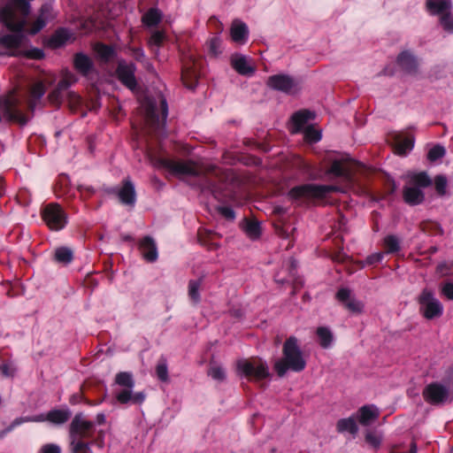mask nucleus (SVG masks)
Wrapping results in <instances>:
<instances>
[{"label": "nucleus", "instance_id": "1", "mask_svg": "<svg viewBox=\"0 0 453 453\" xmlns=\"http://www.w3.org/2000/svg\"><path fill=\"white\" fill-rule=\"evenodd\" d=\"M30 4L25 0H0V21L13 33L0 35V56H25L40 59L42 50L29 48L23 33Z\"/></svg>", "mask_w": 453, "mask_h": 453}, {"label": "nucleus", "instance_id": "2", "mask_svg": "<svg viewBox=\"0 0 453 453\" xmlns=\"http://www.w3.org/2000/svg\"><path fill=\"white\" fill-rule=\"evenodd\" d=\"M306 366V360L296 337H289L283 345V357L274 363V369L282 377L288 371L302 372Z\"/></svg>", "mask_w": 453, "mask_h": 453}, {"label": "nucleus", "instance_id": "3", "mask_svg": "<svg viewBox=\"0 0 453 453\" xmlns=\"http://www.w3.org/2000/svg\"><path fill=\"white\" fill-rule=\"evenodd\" d=\"M113 386L115 398L121 404H141L145 400L144 393L134 392V380L130 372L117 373Z\"/></svg>", "mask_w": 453, "mask_h": 453}, {"label": "nucleus", "instance_id": "4", "mask_svg": "<svg viewBox=\"0 0 453 453\" xmlns=\"http://www.w3.org/2000/svg\"><path fill=\"white\" fill-rule=\"evenodd\" d=\"M432 184V180L424 172L411 173L406 175V184L403 188V199L411 204H419L424 201L425 195L422 188Z\"/></svg>", "mask_w": 453, "mask_h": 453}, {"label": "nucleus", "instance_id": "5", "mask_svg": "<svg viewBox=\"0 0 453 453\" xmlns=\"http://www.w3.org/2000/svg\"><path fill=\"white\" fill-rule=\"evenodd\" d=\"M340 190L334 185L304 184L291 188L288 196L293 201L303 203L312 199H322L329 193Z\"/></svg>", "mask_w": 453, "mask_h": 453}, {"label": "nucleus", "instance_id": "6", "mask_svg": "<svg viewBox=\"0 0 453 453\" xmlns=\"http://www.w3.org/2000/svg\"><path fill=\"white\" fill-rule=\"evenodd\" d=\"M236 372L240 377L255 380L265 379L270 374L266 363L259 358L238 360Z\"/></svg>", "mask_w": 453, "mask_h": 453}, {"label": "nucleus", "instance_id": "7", "mask_svg": "<svg viewBox=\"0 0 453 453\" xmlns=\"http://www.w3.org/2000/svg\"><path fill=\"white\" fill-rule=\"evenodd\" d=\"M420 314L426 319H434L443 314L444 307L434 293L424 288L418 297Z\"/></svg>", "mask_w": 453, "mask_h": 453}, {"label": "nucleus", "instance_id": "8", "mask_svg": "<svg viewBox=\"0 0 453 453\" xmlns=\"http://www.w3.org/2000/svg\"><path fill=\"white\" fill-rule=\"evenodd\" d=\"M72 412L68 408L53 409L47 413H42L33 417L16 419L14 425H19L23 422H45L48 421L55 426H61L67 422L71 418Z\"/></svg>", "mask_w": 453, "mask_h": 453}, {"label": "nucleus", "instance_id": "9", "mask_svg": "<svg viewBox=\"0 0 453 453\" xmlns=\"http://www.w3.org/2000/svg\"><path fill=\"white\" fill-rule=\"evenodd\" d=\"M42 219L45 224L55 231L63 229L67 222L65 212L56 203H50L44 208Z\"/></svg>", "mask_w": 453, "mask_h": 453}, {"label": "nucleus", "instance_id": "10", "mask_svg": "<svg viewBox=\"0 0 453 453\" xmlns=\"http://www.w3.org/2000/svg\"><path fill=\"white\" fill-rule=\"evenodd\" d=\"M94 423L87 419L81 413L74 416L70 425V438L85 439L92 436Z\"/></svg>", "mask_w": 453, "mask_h": 453}, {"label": "nucleus", "instance_id": "11", "mask_svg": "<svg viewBox=\"0 0 453 453\" xmlns=\"http://www.w3.org/2000/svg\"><path fill=\"white\" fill-rule=\"evenodd\" d=\"M355 163L346 156L339 158H334L332 165L326 172V175H334V177H342L344 180H350L351 174L355 169Z\"/></svg>", "mask_w": 453, "mask_h": 453}, {"label": "nucleus", "instance_id": "12", "mask_svg": "<svg viewBox=\"0 0 453 453\" xmlns=\"http://www.w3.org/2000/svg\"><path fill=\"white\" fill-rule=\"evenodd\" d=\"M162 164L169 172L179 176L198 175L201 173L200 167L192 162L165 159Z\"/></svg>", "mask_w": 453, "mask_h": 453}, {"label": "nucleus", "instance_id": "13", "mask_svg": "<svg viewBox=\"0 0 453 453\" xmlns=\"http://www.w3.org/2000/svg\"><path fill=\"white\" fill-rule=\"evenodd\" d=\"M425 400L432 404L442 403L450 399L448 388L440 383H431L423 391Z\"/></svg>", "mask_w": 453, "mask_h": 453}, {"label": "nucleus", "instance_id": "14", "mask_svg": "<svg viewBox=\"0 0 453 453\" xmlns=\"http://www.w3.org/2000/svg\"><path fill=\"white\" fill-rule=\"evenodd\" d=\"M267 85L273 89L285 93H291L296 90V83L286 74H277L271 76L267 81Z\"/></svg>", "mask_w": 453, "mask_h": 453}, {"label": "nucleus", "instance_id": "15", "mask_svg": "<svg viewBox=\"0 0 453 453\" xmlns=\"http://www.w3.org/2000/svg\"><path fill=\"white\" fill-rule=\"evenodd\" d=\"M231 64L234 69L242 75H252L255 72L251 59L241 54L231 57Z\"/></svg>", "mask_w": 453, "mask_h": 453}, {"label": "nucleus", "instance_id": "16", "mask_svg": "<svg viewBox=\"0 0 453 453\" xmlns=\"http://www.w3.org/2000/svg\"><path fill=\"white\" fill-rule=\"evenodd\" d=\"M379 409L375 405H365L357 411V419L362 426H369L379 418Z\"/></svg>", "mask_w": 453, "mask_h": 453}, {"label": "nucleus", "instance_id": "17", "mask_svg": "<svg viewBox=\"0 0 453 453\" xmlns=\"http://www.w3.org/2000/svg\"><path fill=\"white\" fill-rule=\"evenodd\" d=\"M337 299L342 302L345 306L352 312H362L364 304L351 297V293L348 288H341L336 294Z\"/></svg>", "mask_w": 453, "mask_h": 453}, {"label": "nucleus", "instance_id": "18", "mask_svg": "<svg viewBox=\"0 0 453 453\" xmlns=\"http://www.w3.org/2000/svg\"><path fill=\"white\" fill-rule=\"evenodd\" d=\"M232 40L238 44H244L248 40L249 29L241 20H234L230 29Z\"/></svg>", "mask_w": 453, "mask_h": 453}, {"label": "nucleus", "instance_id": "19", "mask_svg": "<svg viewBox=\"0 0 453 453\" xmlns=\"http://www.w3.org/2000/svg\"><path fill=\"white\" fill-rule=\"evenodd\" d=\"M119 79L129 88L135 87L134 66L132 64L120 63L118 70Z\"/></svg>", "mask_w": 453, "mask_h": 453}, {"label": "nucleus", "instance_id": "20", "mask_svg": "<svg viewBox=\"0 0 453 453\" xmlns=\"http://www.w3.org/2000/svg\"><path fill=\"white\" fill-rule=\"evenodd\" d=\"M314 118V114L309 111H301L292 116V133H298L307 128L308 121Z\"/></svg>", "mask_w": 453, "mask_h": 453}, {"label": "nucleus", "instance_id": "21", "mask_svg": "<svg viewBox=\"0 0 453 453\" xmlns=\"http://www.w3.org/2000/svg\"><path fill=\"white\" fill-rule=\"evenodd\" d=\"M53 17L54 13L51 4H43L41 8L39 17L37 18L35 24L31 29V34H36L39 32L50 19H53Z\"/></svg>", "mask_w": 453, "mask_h": 453}, {"label": "nucleus", "instance_id": "22", "mask_svg": "<svg viewBox=\"0 0 453 453\" xmlns=\"http://www.w3.org/2000/svg\"><path fill=\"white\" fill-rule=\"evenodd\" d=\"M73 40V33L68 29L61 28L56 31V33L51 36L49 44L52 48H59Z\"/></svg>", "mask_w": 453, "mask_h": 453}, {"label": "nucleus", "instance_id": "23", "mask_svg": "<svg viewBox=\"0 0 453 453\" xmlns=\"http://www.w3.org/2000/svg\"><path fill=\"white\" fill-rule=\"evenodd\" d=\"M120 202L127 205H134L136 200L134 186L130 180H126L118 192Z\"/></svg>", "mask_w": 453, "mask_h": 453}, {"label": "nucleus", "instance_id": "24", "mask_svg": "<svg viewBox=\"0 0 453 453\" xmlns=\"http://www.w3.org/2000/svg\"><path fill=\"white\" fill-rule=\"evenodd\" d=\"M140 250L143 257L149 262H154L157 258V250L154 241L150 237H145L140 243Z\"/></svg>", "mask_w": 453, "mask_h": 453}, {"label": "nucleus", "instance_id": "25", "mask_svg": "<svg viewBox=\"0 0 453 453\" xmlns=\"http://www.w3.org/2000/svg\"><path fill=\"white\" fill-rule=\"evenodd\" d=\"M142 111L149 125L154 126L156 122L159 124V116L156 114V104L152 100L148 98L142 103Z\"/></svg>", "mask_w": 453, "mask_h": 453}, {"label": "nucleus", "instance_id": "26", "mask_svg": "<svg viewBox=\"0 0 453 453\" xmlns=\"http://www.w3.org/2000/svg\"><path fill=\"white\" fill-rule=\"evenodd\" d=\"M45 93V85L42 81H36L31 88L28 97V106L31 110H34L37 103L40 102L41 98Z\"/></svg>", "mask_w": 453, "mask_h": 453}, {"label": "nucleus", "instance_id": "27", "mask_svg": "<svg viewBox=\"0 0 453 453\" xmlns=\"http://www.w3.org/2000/svg\"><path fill=\"white\" fill-rule=\"evenodd\" d=\"M426 8L431 14L441 17L449 12L450 3L447 0H427Z\"/></svg>", "mask_w": 453, "mask_h": 453}, {"label": "nucleus", "instance_id": "28", "mask_svg": "<svg viewBox=\"0 0 453 453\" xmlns=\"http://www.w3.org/2000/svg\"><path fill=\"white\" fill-rule=\"evenodd\" d=\"M414 146V140L411 136L397 135L395 142V150L398 155L404 156L410 152Z\"/></svg>", "mask_w": 453, "mask_h": 453}, {"label": "nucleus", "instance_id": "29", "mask_svg": "<svg viewBox=\"0 0 453 453\" xmlns=\"http://www.w3.org/2000/svg\"><path fill=\"white\" fill-rule=\"evenodd\" d=\"M74 66L77 71H79L84 75H87L92 70L93 64L91 59L88 56L82 53H79L74 58Z\"/></svg>", "mask_w": 453, "mask_h": 453}, {"label": "nucleus", "instance_id": "30", "mask_svg": "<svg viewBox=\"0 0 453 453\" xmlns=\"http://www.w3.org/2000/svg\"><path fill=\"white\" fill-rule=\"evenodd\" d=\"M319 344L324 349H328L333 345L334 334L330 328L326 326H319L316 331Z\"/></svg>", "mask_w": 453, "mask_h": 453}, {"label": "nucleus", "instance_id": "31", "mask_svg": "<svg viewBox=\"0 0 453 453\" xmlns=\"http://www.w3.org/2000/svg\"><path fill=\"white\" fill-rule=\"evenodd\" d=\"M399 65L406 72L411 73L415 71L417 67V61L415 58L408 51L401 53L398 57Z\"/></svg>", "mask_w": 453, "mask_h": 453}, {"label": "nucleus", "instance_id": "32", "mask_svg": "<svg viewBox=\"0 0 453 453\" xmlns=\"http://www.w3.org/2000/svg\"><path fill=\"white\" fill-rule=\"evenodd\" d=\"M337 430L341 433L348 432L349 434H356L358 431V427L354 418H348L338 421Z\"/></svg>", "mask_w": 453, "mask_h": 453}, {"label": "nucleus", "instance_id": "33", "mask_svg": "<svg viewBox=\"0 0 453 453\" xmlns=\"http://www.w3.org/2000/svg\"><path fill=\"white\" fill-rule=\"evenodd\" d=\"M162 19V13L157 9L149 10L142 17V22L146 27L157 26Z\"/></svg>", "mask_w": 453, "mask_h": 453}, {"label": "nucleus", "instance_id": "34", "mask_svg": "<svg viewBox=\"0 0 453 453\" xmlns=\"http://www.w3.org/2000/svg\"><path fill=\"white\" fill-rule=\"evenodd\" d=\"M243 229L247 235L251 239H256L260 235L261 227L257 221H246L243 226Z\"/></svg>", "mask_w": 453, "mask_h": 453}, {"label": "nucleus", "instance_id": "35", "mask_svg": "<svg viewBox=\"0 0 453 453\" xmlns=\"http://www.w3.org/2000/svg\"><path fill=\"white\" fill-rule=\"evenodd\" d=\"M55 259L59 263L68 264L73 260V252L68 248H58L55 250Z\"/></svg>", "mask_w": 453, "mask_h": 453}, {"label": "nucleus", "instance_id": "36", "mask_svg": "<svg viewBox=\"0 0 453 453\" xmlns=\"http://www.w3.org/2000/svg\"><path fill=\"white\" fill-rule=\"evenodd\" d=\"M71 448L73 453H91L90 445L81 439L71 438Z\"/></svg>", "mask_w": 453, "mask_h": 453}, {"label": "nucleus", "instance_id": "37", "mask_svg": "<svg viewBox=\"0 0 453 453\" xmlns=\"http://www.w3.org/2000/svg\"><path fill=\"white\" fill-rule=\"evenodd\" d=\"M201 287V280H190L188 283V296L189 297L197 303L200 301L199 289Z\"/></svg>", "mask_w": 453, "mask_h": 453}, {"label": "nucleus", "instance_id": "38", "mask_svg": "<svg viewBox=\"0 0 453 453\" xmlns=\"http://www.w3.org/2000/svg\"><path fill=\"white\" fill-rule=\"evenodd\" d=\"M304 139L309 142H317L321 139V133L313 127H307L303 131Z\"/></svg>", "mask_w": 453, "mask_h": 453}, {"label": "nucleus", "instance_id": "39", "mask_svg": "<svg viewBox=\"0 0 453 453\" xmlns=\"http://www.w3.org/2000/svg\"><path fill=\"white\" fill-rule=\"evenodd\" d=\"M384 245L388 253L396 252L400 249L398 239L393 235L387 236L384 239Z\"/></svg>", "mask_w": 453, "mask_h": 453}, {"label": "nucleus", "instance_id": "40", "mask_svg": "<svg viewBox=\"0 0 453 453\" xmlns=\"http://www.w3.org/2000/svg\"><path fill=\"white\" fill-rule=\"evenodd\" d=\"M448 180L443 175H438L434 178L435 190L440 196H444L447 191Z\"/></svg>", "mask_w": 453, "mask_h": 453}, {"label": "nucleus", "instance_id": "41", "mask_svg": "<svg viewBox=\"0 0 453 453\" xmlns=\"http://www.w3.org/2000/svg\"><path fill=\"white\" fill-rule=\"evenodd\" d=\"M382 440V436L376 431H368L365 434V441L372 447L377 448L380 446Z\"/></svg>", "mask_w": 453, "mask_h": 453}, {"label": "nucleus", "instance_id": "42", "mask_svg": "<svg viewBox=\"0 0 453 453\" xmlns=\"http://www.w3.org/2000/svg\"><path fill=\"white\" fill-rule=\"evenodd\" d=\"M445 155V149L441 145L434 146L428 151L427 157L430 161L434 162L441 158Z\"/></svg>", "mask_w": 453, "mask_h": 453}, {"label": "nucleus", "instance_id": "43", "mask_svg": "<svg viewBox=\"0 0 453 453\" xmlns=\"http://www.w3.org/2000/svg\"><path fill=\"white\" fill-rule=\"evenodd\" d=\"M440 292L446 299L453 301V282L447 281L441 284Z\"/></svg>", "mask_w": 453, "mask_h": 453}, {"label": "nucleus", "instance_id": "44", "mask_svg": "<svg viewBox=\"0 0 453 453\" xmlns=\"http://www.w3.org/2000/svg\"><path fill=\"white\" fill-rule=\"evenodd\" d=\"M165 35L162 31H154L150 38L149 44L150 47H159L165 40Z\"/></svg>", "mask_w": 453, "mask_h": 453}, {"label": "nucleus", "instance_id": "45", "mask_svg": "<svg viewBox=\"0 0 453 453\" xmlns=\"http://www.w3.org/2000/svg\"><path fill=\"white\" fill-rule=\"evenodd\" d=\"M96 50L97 54L104 59H109L114 53L112 48L104 44H97L96 46Z\"/></svg>", "mask_w": 453, "mask_h": 453}, {"label": "nucleus", "instance_id": "46", "mask_svg": "<svg viewBox=\"0 0 453 453\" xmlns=\"http://www.w3.org/2000/svg\"><path fill=\"white\" fill-rule=\"evenodd\" d=\"M209 375L217 380H223L226 378L225 370L219 365H213L210 368Z\"/></svg>", "mask_w": 453, "mask_h": 453}, {"label": "nucleus", "instance_id": "47", "mask_svg": "<svg viewBox=\"0 0 453 453\" xmlns=\"http://www.w3.org/2000/svg\"><path fill=\"white\" fill-rule=\"evenodd\" d=\"M441 24L444 30L453 33V16L448 12L441 17Z\"/></svg>", "mask_w": 453, "mask_h": 453}, {"label": "nucleus", "instance_id": "48", "mask_svg": "<svg viewBox=\"0 0 453 453\" xmlns=\"http://www.w3.org/2000/svg\"><path fill=\"white\" fill-rule=\"evenodd\" d=\"M0 372L6 378H12L15 375L16 368L11 364H2Z\"/></svg>", "mask_w": 453, "mask_h": 453}, {"label": "nucleus", "instance_id": "49", "mask_svg": "<svg viewBox=\"0 0 453 453\" xmlns=\"http://www.w3.org/2000/svg\"><path fill=\"white\" fill-rule=\"evenodd\" d=\"M157 375L159 380L165 381L168 378L167 365L165 362H160L156 368Z\"/></svg>", "mask_w": 453, "mask_h": 453}, {"label": "nucleus", "instance_id": "50", "mask_svg": "<svg viewBox=\"0 0 453 453\" xmlns=\"http://www.w3.org/2000/svg\"><path fill=\"white\" fill-rule=\"evenodd\" d=\"M210 51L213 55H218L220 52L221 40L219 37H213L209 42Z\"/></svg>", "mask_w": 453, "mask_h": 453}, {"label": "nucleus", "instance_id": "51", "mask_svg": "<svg viewBox=\"0 0 453 453\" xmlns=\"http://www.w3.org/2000/svg\"><path fill=\"white\" fill-rule=\"evenodd\" d=\"M451 266V264H449L447 262H441L437 265L436 271L440 275L446 276L449 274Z\"/></svg>", "mask_w": 453, "mask_h": 453}, {"label": "nucleus", "instance_id": "52", "mask_svg": "<svg viewBox=\"0 0 453 453\" xmlns=\"http://www.w3.org/2000/svg\"><path fill=\"white\" fill-rule=\"evenodd\" d=\"M40 453H61V449L57 444L50 443L42 446Z\"/></svg>", "mask_w": 453, "mask_h": 453}, {"label": "nucleus", "instance_id": "53", "mask_svg": "<svg viewBox=\"0 0 453 453\" xmlns=\"http://www.w3.org/2000/svg\"><path fill=\"white\" fill-rule=\"evenodd\" d=\"M67 99L71 107H76L81 104V97L73 91L67 93Z\"/></svg>", "mask_w": 453, "mask_h": 453}, {"label": "nucleus", "instance_id": "54", "mask_svg": "<svg viewBox=\"0 0 453 453\" xmlns=\"http://www.w3.org/2000/svg\"><path fill=\"white\" fill-rule=\"evenodd\" d=\"M61 97H62V96H61V92H60L58 88H56L54 91H52V92L49 95V96H48L49 100H50L52 104H56L60 103V101H61Z\"/></svg>", "mask_w": 453, "mask_h": 453}, {"label": "nucleus", "instance_id": "55", "mask_svg": "<svg viewBox=\"0 0 453 453\" xmlns=\"http://www.w3.org/2000/svg\"><path fill=\"white\" fill-rule=\"evenodd\" d=\"M383 257V254L382 253H375V254H372L371 255L370 257H367V263L368 264H373V263H376V262H380Z\"/></svg>", "mask_w": 453, "mask_h": 453}, {"label": "nucleus", "instance_id": "56", "mask_svg": "<svg viewBox=\"0 0 453 453\" xmlns=\"http://www.w3.org/2000/svg\"><path fill=\"white\" fill-rule=\"evenodd\" d=\"M221 212L227 219H233L234 218V211L229 207L221 208Z\"/></svg>", "mask_w": 453, "mask_h": 453}, {"label": "nucleus", "instance_id": "57", "mask_svg": "<svg viewBox=\"0 0 453 453\" xmlns=\"http://www.w3.org/2000/svg\"><path fill=\"white\" fill-rule=\"evenodd\" d=\"M167 117V104L165 99L161 100V119L163 121L165 120Z\"/></svg>", "mask_w": 453, "mask_h": 453}, {"label": "nucleus", "instance_id": "58", "mask_svg": "<svg viewBox=\"0 0 453 453\" xmlns=\"http://www.w3.org/2000/svg\"><path fill=\"white\" fill-rule=\"evenodd\" d=\"M70 83L67 80H62L58 82L57 88L62 93V91L68 88Z\"/></svg>", "mask_w": 453, "mask_h": 453}, {"label": "nucleus", "instance_id": "59", "mask_svg": "<svg viewBox=\"0 0 453 453\" xmlns=\"http://www.w3.org/2000/svg\"><path fill=\"white\" fill-rule=\"evenodd\" d=\"M96 421L98 425H103L105 422V415L104 413H98L96 417Z\"/></svg>", "mask_w": 453, "mask_h": 453}, {"label": "nucleus", "instance_id": "60", "mask_svg": "<svg viewBox=\"0 0 453 453\" xmlns=\"http://www.w3.org/2000/svg\"><path fill=\"white\" fill-rule=\"evenodd\" d=\"M410 453H417V448L416 445L413 443L411 445V452Z\"/></svg>", "mask_w": 453, "mask_h": 453}, {"label": "nucleus", "instance_id": "61", "mask_svg": "<svg viewBox=\"0 0 453 453\" xmlns=\"http://www.w3.org/2000/svg\"><path fill=\"white\" fill-rule=\"evenodd\" d=\"M187 76H188V73H182V77H183V79H186V77H187Z\"/></svg>", "mask_w": 453, "mask_h": 453}]
</instances>
